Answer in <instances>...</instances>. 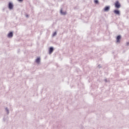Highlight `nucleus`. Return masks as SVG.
Listing matches in <instances>:
<instances>
[{"label":"nucleus","instance_id":"39448f33","mask_svg":"<svg viewBox=\"0 0 129 129\" xmlns=\"http://www.w3.org/2000/svg\"><path fill=\"white\" fill-rule=\"evenodd\" d=\"M114 14H115V15H117L118 16H120V12L119 10H115L114 11Z\"/></svg>","mask_w":129,"mask_h":129},{"label":"nucleus","instance_id":"0eeeda50","mask_svg":"<svg viewBox=\"0 0 129 129\" xmlns=\"http://www.w3.org/2000/svg\"><path fill=\"white\" fill-rule=\"evenodd\" d=\"M53 51H54V47H50L49 49V54H52V53H53Z\"/></svg>","mask_w":129,"mask_h":129},{"label":"nucleus","instance_id":"1a4fd4ad","mask_svg":"<svg viewBox=\"0 0 129 129\" xmlns=\"http://www.w3.org/2000/svg\"><path fill=\"white\" fill-rule=\"evenodd\" d=\"M35 62L37 63V64H40V62H41V58L40 57L37 58L36 59Z\"/></svg>","mask_w":129,"mask_h":129},{"label":"nucleus","instance_id":"7ed1b4c3","mask_svg":"<svg viewBox=\"0 0 129 129\" xmlns=\"http://www.w3.org/2000/svg\"><path fill=\"white\" fill-rule=\"evenodd\" d=\"M60 14H61L62 16H66V15H67V12L66 11L63 12V10L61 9L60 11Z\"/></svg>","mask_w":129,"mask_h":129},{"label":"nucleus","instance_id":"f8f14e48","mask_svg":"<svg viewBox=\"0 0 129 129\" xmlns=\"http://www.w3.org/2000/svg\"><path fill=\"white\" fill-rule=\"evenodd\" d=\"M94 3L95 4H98V0H95Z\"/></svg>","mask_w":129,"mask_h":129},{"label":"nucleus","instance_id":"9b49d317","mask_svg":"<svg viewBox=\"0 0 129 129\" xmlns=\"http://www.w3.org/2000/svg\"><path fill=\"white\" fill-rule=\"evenodd\" d=\"M56 35H57V32H55L54 33H53L52 37H55V36H56Z\"/></svg>","mask_w":129,"mask_h":129},{"label":"nucleus","instance_id":"2eb2a0df","mask_svg":"<svg viewBox=\"0 0 129 129\" xmlns=\"http://www.w3.org/2000/svg\"><path fill=\"white\" fill-rule=\"evenodd\" d=\"M104 82H107V80L105 79V80H104Z\"/></svg>","mask_w":129,"mask_h":129},{"label":"nucleus","instance_id":"20e7f679","mask_svg":"<svg viewBox=\"0 0 129 129\" xmlns=\"http://www.w3.org/2000/svg\"><path fill=\"white\" fill-rule=\"evenodd\" d=\"M14 36V33L13 32H10L7 35L8 38H13Z\"/></svg>","mask_w":129,"mask_h":129},{"label":"nucleus","instance_id":"423d86ee","mask_svg":"<svg viewBox=\"0 0 129 129\" xmlns=\"http://www.w3.org/2000/svg\"><path fill=\"white\" fill-rule=\"evenodd\" d=\"M110 10V6H106L104 9V12H108Z\"/></svg>","mask_w":129,"mask_h":129},{"label":"nucleus","instance_id":"6e6552de","mask_svg":"<svg viewBox=\"0 0 129 129\" xmlns=\"http://www.w3.org/2000/svg\"><path fill=\"white\" fill-rule=\"evenodd\" d=\"M120 39H121V36H120V35H118L117 36V38H116L117 43H119V42H120Z\"/></svg>","mask_w":129,"mask_h":129},{"label":"nucleus","instance_id":"ddd939ff","mask_svg":"<svg viewBox=\"0 0 129 129\" xmlns=\"http://www.w3.org/2000/svg\"><path fill=\"white\" fill-rule=\"evenodd\" d=\"M23 1L24 0H18V1L20 3H23Z\"/></svg>","mask_w":129,"mask_h":129},{"label":"nucleus","instance_id":"f257e3e1","mask_svg":"<svg viewBox=\"0 0 129 129\" xmlns=\"http://www.w3.org/2000/svg\"><path fill=\"white\" fill-rule=\"evenodd\" d=\"M9 10H13L14 9V4L12 2H10L8 5Z\"/></svg>","mask_w":129,"mask_h":129},{"label":"nucleus","instance_id":"f3484780","mask_svg":"<svg viewBox=\"0 0 129 129\" xmlns=\"http://www.w3.org/2000/svg\"><path fill=\"white\" fill-rule=\"evenodd\" d=\"M128 45H129V42H127V45L128 46Z\"/></svg>","mask_w":129,"mask_h":129},{"label":"nucleus","instance_id":"9d476101","mask_svg":"<svg viewBox=\"0 0 129 129\" xmlns=\"http://www.w3.org/2000/svg\"><path fill=\"white\" fill-rule=\"evenodd\" d=\"M5 111H6L7 114H9L10 110L9 109V108L8 107L5 108Z\"/></svg>","mask_w":129,"mask_h":129},{"label":"nucleus","instance_id":"4468645a","mask_svg":"<svg viewBox=\"0 0 129 129\" xmlns=\"http://www.w3.org/2000/svg\"><path fill=\"white\" fill-rule=\"evenodd\" d=\"M98 68H100L101 67V66L100 64H99L98 66Z\"/></svg>","mask_w":129,"mask_h":129},{"label":"nucleus","instance_id":"f03ea898","mask_svg":"<svg viewBox=\"0 0 129 129\" xmlns=\"http://www.w3.org/2000/svg\"><path fill=\"white\" fill-rule=\"evenodd\" d=\"M115 7L117 9H119V8H120V4H119V2L118 1H116L115 3Z\"/></svg>","mask_w":129,"mask_h":129},{"label":"nucleus","instance_id":"dca6fc26","mask_svg":"<svg viewBox=\"0 0 129 129\" xmlns=\"http://www.w3.org/2000/svg\"><path fill=\"white\" fill-rule=\"evenodd\" d=\"M26 18H29V16H28V15H26Z\"/></svg>","mask_w":129,"mask_h":129}]
</instances>
